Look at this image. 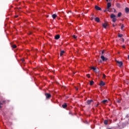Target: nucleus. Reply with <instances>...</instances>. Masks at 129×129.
Wrapping results in <instances>:
<instances>
[{
  "mask_svg": "<svg viewBox=\"0 0 129 129\" xmlns=\"http://www.w3.org/2000/svg\"><path fill=\"white\" fill-rule=\"evenodd\" d=\"M116 62L117 63V65L119 67H121L123 65L122 61H119L118 60H116Z\"/></svg>",
  "mask_w": 129,
  "mask_h": 129,
  "instance_id": "obj_1",
  "label": "nucleus"
},
{
  "mask_svg": "<svg viewBox=\"0 0 129 129\" xmlns=\"http://www.w3.org/2000/svg\"><path fill=\"white\" fill-rule=\"evenodd\" d=\"M45 95L46 99H50V98H51V95L50 94H49L48 93H46L45 94Z\"/></svg>",
  "mask_w": 129,
  "mask_h": 129,
  "instance_id": "obj_2",
  "label": "nucleus"
},
{
  "mask_svg": "<svg viewBox=\"0 0 129 129\" xmlns=\"http://www.w3.org/2000/svg\"><path fill=\"white\" fill-rule=\"evenodd\" d=\"M91 69L92 70H93L94 71H95V72H96V73L99 72V71L98 69H97L96 68H94V67H92Z\"/></svg>",
  "mask_w": 129,
  "mask_h": 129,
  "instance_id": "obj_3",
  "label": "nucleus"
},
{
  "mask_svg": "<svg viewBox=\"0 0 129 129\" xmlns=\"http://www.w3.org/2000/svg\"><path fill=\"white\" fill-rule=\"evenodd\" d=\"M95 9L97 11H101V8H100V7H98L97 6H95Z\"/></svg>",
  "mask_w": 129,
  "mask_h": 129,
  "instance_id": "obj_4",
  "label": "nucleus"
},
{
  "mask_svg": "<svg viewBox=\"0 0 129 129\" xmlns=\"http://www.w3.org/2000/svg\"><path fill=\"white\" fill-rule=\"evenodd\" d=\"M108 24H107V22H105L104 24H102V26L103 27V28H104V29H106V27H107Z\"/></svg>",
  "mask_w": 129,
  "mask_h": 129,
  "instance_id": "obj_5",
  "label": "nucleus"
},
{
  "mask_svg": "<svg viewBox=\"0 0 129 129\" xmlns=\"http://www.w3.org/2000/svg\"><path fill=\"white\" fill-rule=\"evenodd\" d=\"M101 59H102V61H107V58H105L104 56H103V55H101Z\"/></svg>",
  "mask_w": 129,
  "mask_h": 129,
  "instance_id": "obj_6",
  "label": "nucleus"
},
{
  "mask_svg": "<svg viewBox=\"0 0 129 129\" xmlns=\"http://www.w3.org/2000/svg\"><path fill=\"white\" fill-rule=\"evenodd\" d=\"M54 39H55V40H59V39H60V35L59 34H57L55 35Z\"/></svg>",
  "mask_w": 129,
  "mask_h": 129,
  "instance_id": "obj_7",
  "label": "nucleus"
},
{
  "mask_svg": "<svg viewBox=\"0 0 129 129\" xmlns=\"http://www.w3.org/2000/svg\"><path fill=\"white\" fill-rule=\"evenodd\" d=\"M104 85H105V83H104V82L101 81L100 83V86H104Z\"/></svg>",
  "mask_w": 129,
  "mask_h": 129,
  "instance_id": "obj_8",
  "label": "nucleus"
},
{
  "mask_svg": "<svg viewBox=\"0 0 129 129\" xmlns=\"http://www.w3.org/2000/svg\"><path fill=\"white\" fill-rule=\"evenodd\" d=\"M95 22H97V23H99V22H100V19H99V18L98 17H96L95 18Z\"/></svg>",
  "mask_w": 129,
  "mask_h": 129,
  "instance_id": "obj_9",
  "label": "nucleus"
},
{
  "mask_svg": "<svg viewBox=\"0 0 129 129\" xmlns=\"http://www.w3.org/2000/svg\"><path fill=\"white\" fill-rule=\"evenodd\" d=\"M111 7V3H108L107 4V8L108 9H110Z\"/></svg>",
  "mask_w": 129,
  "mask_h": 129,
  "instance_id": "obj_10",
  "label": "nucleus"
},
{
  "mask_svg": "<svg viewBox=\"0 0 129 129\" xmlns=\"http://www.w3.org/2000/svg\"><path fill=\"white\" fill-rule=\"evenodd\" d=\"M91 102H93V100H88L87 101V104H88V105H89V104H90V103H91Z\"/></svg>",
  "mask_w": 129,
  "mask_h": 129,
  "instance_id": "obj_11",
  "label": "nucleus"
},
{
  "mask_svg": "<svg viewBox=\"0 0 129 129\" xmlns=\"http://www.w3.org/2000/svg\"><path fill=\"white\" fill-rule=\"evenodd\" d=\"M114 18H116V16H115V15L112 14L110 15V18L111 19H113Z\"/></svg>",
  "mask_w": 129,
  "mask_h": 129,
  "instance_id": "obj_12",
  "label": "nucleus"
},
{
  "mask_svg": "<svg viewBox=\"0 0 129 129\" xmlns=\"http://www.w3.org/2000/svg\"><path fill=\"white\" fill-rule=\"evenodd\" d=\"M125 13H126V14H128V13H129V9H128V8L126 7L125 8Z\"/></svg>",
  "mask_w": 129,
  "mask_h": 129,
  "instance_id": "obj_13",
  "label": "nucleus"
},
{
  "mask_svg": "<svg viewBox=\"0 0 129 129\" xmlns=\"http://www.w3.org/2000/svg\"><path fill=\"white\" fill-rule=\"evenodd\" d=\"M66 107H67V103H65L62 105V108H66Z\"/></svg>",
  "mask_w": 129,
  "mask_h": 129,
  "instance_id": "obj_14",
  "label": "nucleus"
},
{
  "mask_svg": "<svg viewBox=\"0 0 129 129\" xmlns=\"http://www.w3.org/2000/svg\"><path fill=\"white\" fill-rule=\"evenodd\" d=\"M116 6L117 8H118L119 9H120L121 6H120V4L119 3H116Z\"/></svg>",
  "mask_w": 129,
  "mask_h": 129,
  "instance_id": "obj_15",
  "label": "nucleus"
},
{
  "mask_svg": "<svg viewBox=\"0 0 129 129\" xmlns=\"http://www.w3.org/2000/svg\"><path fill=\"white\" fill-rule=\"evenodd\" d=\"M107 102V100H103L101 101V103H103V104H105Z\"/></svg>",
  "mask_w": 129,
  "mask_h": 129,
  "instance_id": "obj_16",
  "label": "nucleus"
},
{
  "mask_svg": "<svg viewBox=\"0 0 129 129\" xmlns=\"http://www.w3.org/2000/svg\"><path fill=\"white\" fill-rule=\"evenodd\" d=\"M65 53V51L64 50H61L60 53V56L61 57V56Z\"/></svg>",
  "mask_w": 129,
  "mask_h": 129,
  "instance_id": "obj_17",
  "label": "nucleus"
},
{
  "mask_svg": "<svg viewBox=\"0 0 129 129\" xmlns=\"http://www.w3.org/2000/svg\"><path fill=\"white\" fill-rule=\"evenodd\" d=\"M12 48H13V49H16L17 48V45L16 44H13L11 46Z\"/></svg>",
  "mask_w": 129,
  "mask_h": 129,
  "instance_id": "obj_18",
  "label": "nucleus"
},
{
  "mask_svg": "<svg viewBox=\"0 0 129 129\" xmlns=\"http://www.w3.org/2000/svg\"><path fill=\"white\" fill-rule=\"evenodd\" d=\"M52 17L53 18V19H56V18L57 17V15L53 14L52 15Z\"/></svg>",
  "mask_w": 129,
  "mask_h": 129,
  "instance_id": "obj_19",
  "label": "nucleus"
},
{
  "mask_svg": "<svg viewBox=\"0 0 129 129\" xmlns=\"http://www.w3.org/2000/svg\"><path fill=\"white\" fill-rule=\"evenodd\" d=\"M94 84V82L93 81H90V85H93Z\"/></svg>",
  "mask_w": 129,
  "mask_h": 129,
  "instance_id": "obj_20",
  "label": "nucleus"
},
{
  "mask_svg": "<svg viewBox=\"0 0 129 129\" xmlns=\"http://www.w3.org/2000/svg\"><path fill=\"white\" fill-rule=\"evenodd\" d=\"M112 22H113V23H115V22H116V17H115L114 18H112Z\"/></svg>",
  "mask_w": 129,
  "mask_h": 129,
  "instance_id": "obj_21",
  "label": "nucleus"
},
{
  "mask_svg": "<svg viewBox=\"0 0 129 129\" xmlns=\"http://www.w3.org/2000/svg\"><path fill=\"white\" fill-rule=\"evenodd\" d=\"M104 124H108V121L107 120H104Z\"/></svg>",
  "mask_w": 129,
  "mask_h": 129,
  "instance_id": "obj_22",
  "label": "nucleus"
},
{
  "mask_svg": "<svg viewBox=\"0 0 129 129\" xmlns=\"http://www.w3.org/2000/svg\"><path fill=\"white\" fill-rule=\"evenodd\" d=\"M121 16V13L119 12L118 13V15H117V17H118V18L120 17Z\"/></svg>",
  "mask_w": 129,
  "mask_h": 129,
  "instance_id": "obj_23",
  "label": "nucleus"
},
{
  "mask_svg": "<svg viewBox=\"0 0 129 129\" xmlns=\"http://www.w3.org/2000/svg\"><path fill=\"white\" fill-rule=\"evenodd\" d=\"M123 28H124V26L122 24L120 27L121 30H123Z\"/></svg>",
  "mask_w": 129,
  "mask_h": 129,
  "instance_id": "obj_24",
  "label": "nucleus"
},
{
  "mask_svg": "<svg viewBox=\"0 0 129 129\" xmlns=\"http://www.w3.org/2000/svg\"><path fill=\"white\" fill-rule=\"evenodd\" d=\"M105 77H106V76H105V74H103V79H105Z\"/></svg>",
  "mask_w": 129,
  "mask_h": 129,
  "instance_id": "obj_25",
  "label": "nucleus"
},
{
  "mask_svg": "<svg viewBox=\"0 0 129 129\" xmlns=\"http://www.w3.org/2000/svg\"><path fill=\"white\" fill-rule=\"evenodd\" d=\"M118 36L119 37V38H121V37H122V34H118Z\"/></svg>",
  "mask_w": 129,
  "mask_h": 129,
  "instance_id": "obj_26",
  "label": "nucleus"
},
{
  "mask_svg": "<svg viewBox=\"0 0 129 129\" xmlns=\"http://www.w3.org/2000/svg\"><path fill=\"white\" fill-rule=\"evenodd\" d=\"M105 11H106V12H110V11L109 10V9L107 8L105 10Z\"/></svg>",
  "mask_w": 129,
  "mask_h": 129,
  "instance_id": "obj_27",
  "label": "nucleus"
},
{
  "mask_svg": "<svg viewBox=\"0 0 129 129\" xmlns=\"http://www.w3.org/2000/svg\"><path fill=\"white\" fill-rule=\"evenodd\" d=\"M104 53H105V50H103L102 51V55H103V54H104Z\"/></svg>",
  "mask_w": 129,
  "mask_h": 129,
  "instance_id": "obj_28",
  "label": "nucleus"
},
{
  "mask_svg": "<svg viewBox=\"0 0 129 129\" xmlns=\"http://www.w3.org/2000/svg\"><path fill=\"white\" fill-rule=\"evenodd\" d=\"M87 77H88V78H90V75L87 74Z\"/></svg>",
  "mask_w": 129,
  "mask_h": 129,
  "instance_id": "obj_29",
  "label": "nucleus"
},
{
  "mask_svg": "<svg viewBox=\"0 0 129 129\" xmlns=\"http://www.w3.org/2000/svg\"><path fill=\"white\" fill-rule=\"evenodd\" d=\"M21 61H22V62H25V59L22 58V59H21Z\"/></svg>",
  "mask_w": 129,
  "mask_h": 129,
  "instance_id": "obj_30",
  "label": "nucleus"
},
{
  "mask_svg": "<svg viewBox=\"0 0 129 129\" xmlns=\"http://www.w3.org/2000/svg\"><path fill=\"white\" fill-rule=\"evenodd\" d=\"M75 88L76 90H77V91H78V88L75 87Z\"/></svg>",
  "mask_w": 129,
  "mask_h": 129,
  "instance_id": "obj_31",
  "label": "nucleus"
},
{
  "mask_svg": "<svg viewBox=\"0 0 129 129\" xmlns=\"http://www.w3.org/2000/svg\"><path fill=\"white\" fill-rule=\"evenodd\" d=\"M113 10L114 11V13H116V10H115V9H113Z\"/></svg>",
  "mask_w": 129,
  "mask_h": 129,
  "instance_id": "obj_32",
  "label": "nucleus"
},
{
  "mask_svg": "<svg viewBox=\"0 0 129 129\" xmlns=\"http://www.w3.org/2000/svg\"><path fill=\"white\" fill-rule=\"evenodd\" d=\"M113 10L114 11V13H116V10H115V9H113Z\"/></svg>",
  "mask_w": 129,
  "mask_h": 129,
  "instance_id": "obj_33",
  "label": "nucleus"
},
{
  "mask_svg": "<svg viewBox=\"0 0 129 129\" xmlns=\"http://www.w3.org/2000/svg\"><path fill=\"white\" fill-rule=\"evenodd\" d=\"M98 105H99V104H97L95 105L96 107H97V106H98Z\"/></svg>",
  "mask_w": 129,
  "mask_h": 129,
  "instance_id": "obj_34",
  "label": "nucleus"
},
{
  "mask_svg": "<svg viewBox=\"0 0 129 129\" xmlns=\"http://www.w3.org/2000/svg\"><path fill=\"white\" fill-rule=\"evenodd\" d=\"M15 18H19V15H16Z\"/></svg>",
  "mask_w": 129,
  "mask_h": 129,
  "instance_id": "obj_35",
  "label": "nucleus"
},
{
  "mask_svg": "<svg viewBox=\"0 0 129 129\" xmlns=\"http://www.w3.org/2000/svg\"><path fill=\"white\" fill-rule=\"evenodd\" d=\"M3 103V104H4V103H6V101H3V102H2Z\"/></svg>",
  "mask_w": 129,
  "mask_h": 129,
  "instance_id": "obj_36",
  "label": "nucleus"
},
{
  "mask_svg": "<svg viewBox=\"0 0 129 129\" xmlns=\"http://www.w3.org/2000/svg\"><path fill=\"white\" fill-rule=\"evenodd\" d=\"M117 102H118V103H120V100H118V101H117Z\"/></svg>",
  "mask_w": 129,
  "mask_h": 129,
  "instance_id": "obj_37",
  "label": "nucleus"
},
{
  "mask_svg": "<svg viewBox=\"0 0 129 129\" xmlns=\"http://www.w3.org/2000/svg\"><path fill=\"white\" fill-rule=\"evenodd\" d=\"M3 104H4L3 103V102H1V103H0V105H3Z\"/></svg>",
  "mask_w": 129,
  "mask_h": 129,
  "instance_id": "obj_38",
  "label": "nucleus"
},
{
  "mask_svg": "<svg viewBox=\"0 0 129 129\" xmlns=\"http://www.w3.org/2000/svg\"><path fill=\"white\" fill-rule=\"evenodd\" d=\"M94 19V18L93 17H92L91 19V20L92 21H93V20Z\"/></svg>",
  "mask_w": 129,
  "mask_h": 129,
  "instance_id": "obj_39",
  "label": "nucleus"
},
{
  "mask_svg": "<svg viewBox=\"0 0 129 129\" xmlns=\"http://www.w3.org/2000/svg\"><path fill=\"white\" fill-rule=\"evenodd\" d=\"M122 48H125V46L123 45V46H122Z\"/></svg>",
  "mask_w": 129,
  "mask_h": 129,
  "instance_id": "obj_40",
  "label": "nucleus"
},
{
  "mask_svg": "<svg viewBox=\"0 0 129 129\" xmlns=\"http://www.w3.org/2000/svg\"><path fill=\"white\" fill-rule=\"evenodd\" d=\"M73 37L75 38V39H76V37L75 35H74Z\"/></svg>",
  "mask_w": 129,
  "mask_h": 129,
  "instance_id": "obj_41",
  "label": "nucleus"
},
{
  "mask_svg": "<svg viewBox=\"0 0 129 129\" xmlns=\"http://www.w3.org/2000/svg\"><path fill=\"white\" fill-rule=\"evenodd\" d=\"M2 106H1V105H0V108H2Z\"/></svg>",
  "mask_w": 129,
  "mask_h": 129,
  "instance_id": "obj_42",
  "label": "nucleus"
},
{
  "mask_svg": "<svg viewBox=\"0 0 129 129\" xmlns=\"http://www.w3.org/2000/svg\"><path fill=\"white\" fill-rule=\"evenodd\" d=\"M115 25L114 24H113V27H115Z\"/></svg>",
  "mask_w": 129,
  "mask_h": 129,
  "instance_id": "obj_43",
  "label": "nucleus"
},
{
  "mask_svg": "<svg viewBox=\"0 0 129 129\" xmlns=\"http://www.w3.org/2000/svg\"><path fill=\"white\" fill-rule=\"evenodd\" d=\"M106 2H108L109 0H106Z\"/></svg>",
  "mask_w": 129,
  "mask_h": 129,
  "instance_id": "obj_44",
  "label": "nucleus"
},
{
  "mask_svg": "<svg viewBox=\"0 0 129 129\" xmlns=\"http://www.w3.org/2000/svg\"><path fill=\"white\" fill-rule=\"evenodd\" d=\"M105 12H106V11H105V10H104V13H105Z\"/></svg>",
  "mask_w": 129,
  "mask_h": 129,
  "instance_id": "obj_45",
  "label": "nucleus"
},
{
  "mask_svg": "<svg viewBox=\"0 0 129 129\" xmlns=\"http://www.w3.org/2000/svg\"><path fill=\"white\" fill-rule=\"evenodd\" d=\"M92 16L93 17V15H92Z\"/></svg>",
  "mask_w": 129,
  "mask_h": 129,
  "instance_id": "obj_46",
  "label": "nucleus"
}]
</instances>
